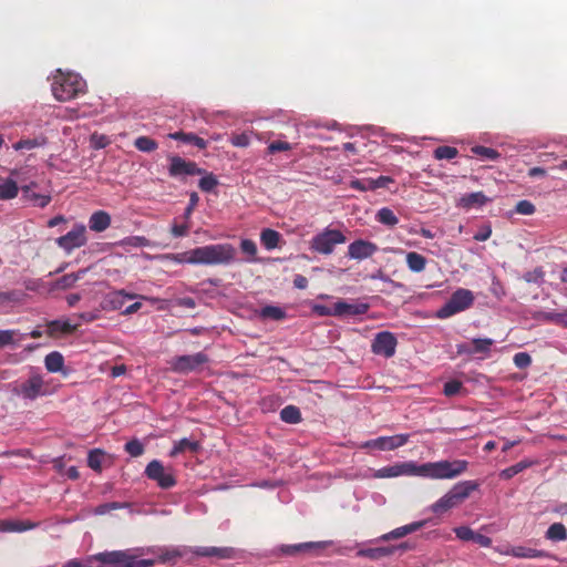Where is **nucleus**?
Returning a JSON list of instances; mask_svg holds the SVG:
<instances>
[{
    "instance_id": "5fc2aeb1",
    "label": "nucleus",
    "mask_w": 567,
    "mask_h": 567,
    "mask_svg": "<svg viewBox=\"0 0 567 567\" xmlns=\"http://www.w3.org/2000/svg\"><path fill=\"white\" fill-rule=\"evenodd\" d=\"M514 364L518 369H526L532 363V358L527 352H518L513 358Z\"/></svg>"
},
{
    "instance_id": "a878e982",
    "label": "nucleus",
    "mask_w": 567,
    "mask_h": 567,
    "mask_svg": "<svg viewBox=\"0 0 567 567\" xmlns=\"http://www.w3.org/2000/svg\"><path fill=\"white\" fill-rule=\"evenodd\" d=\"M480 483L477 481H463L455 484L451 489L455 494L456 499L463 503L472 492L478 489Z\"/></svg>"
},
{
    "instance_id": "58836bf2",
    "label": "nucleus",
    "mask_w": 567,
    "mask_h": 567,
    "mask_svg": "<svg viewBox=\"0 0 567 567\" xmlns=\"http://www.w3.org/2000/svg\"><path fill=\"white\" fill-rule=\"evenodd\" d=\"M375 218L380 224H383L389 227H394L399 223V218L389 207L380 208L375 215Z\"/></svg>"
},
{
    "instance_id": "e433bc0d",
    "label": "nucleus",
    "mask_w": 567,
    "mask_h": 567,
    "mask_svg": "<svg viewBox=\"0 0 567 567\" xmlns=\"http://www.w3.org/2000/svg\"><path fill=\"white\" fill-rule=\"evenodd\" d=\"M260 241L266 249H275L280 241V234L274 229L266 228L260 234Z\"/></svg>"
},
{
    "instance_id": "c9c22d12",
    "label": "nucleus",
    "mask_w": 567,
    "mask_h": 567,
    "mask_svg": "<svg viewBox=\"0 0 567 567\" xmlns=\"http://www.w3.org/2000/svg\"><path fill=\"white\" fill-rule=\"evenodd\" d=\"M259 317L262 319L281 321L287 318V313L280 307L268 305L260 309Z\"/></svg>"
},
{
    "instance_id": "0eeeda50",
    "label": "nucleus",
    "mask_w": 567,
    "mask_h": 567,
    "mask_svg": "<svg viewBox=\"0 0 567 567\" xmlns=\"http://www.w3.org/2000/svg\"><path fill=\"white\" fill-rule=\"evenodd\" d=\"M208 361L209 358L206 353L197 352L194 354L174 357L168 361V364L172 372L188 374L200 371Z\"/></svg>"
},
{
    "instance_id": "423d86ee",
    "label": "nucleus",
    "mask_w": 567,
    "mask_h": 567,
    "mask_svg": "<svg viewBox=\"0 0 567 567\" xmlns=\"http://www.w3.org/2000/svg\"><path fill=\"white\" fill-rule=\"evenodd\" d=\"M347 237L338 229L326 228L310 240V249L321 255H330L334 247L344 244Z\"/></svg>"
},
{
    "instance_id": "e2e57ef3",
    "label": "nucleus",
    "mask_w": 567,
    "mask_h": 567,
    "mask_svg": "<svg viewBox=\"0 0 567 567\" xmlns=\"http://www.w3.org/2000/svg\"><path fill=\"white\" fill-rule=\"evenodd\" d=\"M393 178L390 176H379L378 178H372L373 190L378 188H385L389 184L393 183Z\"/></svg>"
},
{
    "instance_id": "a19ab883",
    "label": "nucleus",
    "mask_w": 567,
    "mask_h": 567,
    "mask_svg": "<svg viewBox=\"0 0 567 567\" xmlns=\"http://www.w3.org/2000/svg\"><path fill=\"white\" fill-rule=\"evenodd\" d=\"M532 462L530 461H527V460H523L505 470H503L501 473H499V477L503 478V480H511L512 477H514L515 475L519 474L520 472H523L524 470L528 468L529 466H532Z\"/></svg>"
},
{
    "instance_id": "4d7b16f0",
    "label": "nucleus",
    "mask_w": 567,
    "mask_h": 567,
    "mask_svg": "<svg viewBox=\"0 0 567 567\" xmlns=\"http://www.w3.org/2000/svg\"><path fill=\"white\" fill-rule=\"evenodd\" d=\"M230 143L236 147H247L250 144V136L247 133L234 134Z\"/></svg>"
},
{
    "instance_id": "49530a36",
    "label": "nucleus",
    "mask_w": 567,
    "mask_h": 567,
    "mask_svg": "<svg viewBox=\"0 0 567 567\" xmlns=\"http://www.w3.org/2000/svg\"><path fill=\"white\" fill-rule=\"evenodd\" d=\"M144 554H147L146 549H144V548L135 549L134 563H133L134 567H152L156 563H158L157 557L156 558H140Z\"/></svg>"
},
{
    "instance_id": "bb28decb",
    "label": "nucleus",
    "mask_w": 567,
    "mask_h": 567,
    "mask_svg": "<svg viewBox=\"0 0 567 567\" xmlns=\"http://www.w3.org/2000/svg\"><path fill=\"white\" fill-rule=\"evenodd\" d=\"M200 450V443L198 441H192L189 439H182L174 443V446L169 453V456L175 457L178 454L186 452L197 453Z\"/></svg>"
},
{
    "instance_id": "a18cd8bd",
    "label": "nucleus",
    "mask_w": 567,
    "mask_h": 567,
    "mask_svg": "<svg viewBox=\"0 0 567 567\" xmlns=\"http://www.w3.org/2000/svg\"><path fill=\"white\" fill-rule=\"evenodd\" d=\"M103 457H104V452L103 451H101L99 449L92 450V451L89 452L87 465L93 471L101 472L102 471Z\"/></svg>"
},
{
    "instance_id": "6e6552de",
    "label": "nucleus",
    "mask_w": 567,
    "mask_h": 567,
    "mask_svg": "<svg viewBox=\"0 0 567 567\" xmlns=\"http://www.w3.org/2000/svg\"><path fill=\"white\" fill-rule=\"evenodd\" d=\"M12 391L18 396L30 401L49 393L43 377L37 372H31L28 379L17 384Z\"/></svg>"
},
{
    "instance_id": "393cba45",
    "label": "nucleus",
    "mask_w": 567,
    "mask_h": 567,
    "mask_svg": "<svg viewBox=\"0 0 567 567\" xmlns=\"http://www.w3.org/2000/svg\"><path fill=\"white\" fill-rule=\"evenodd\" d=\"M168 137L172 140H175V141H179L184 144H192L199 150H205L207 147V142L204 138H202L190 132L186 133V132L179 131V132L168 134Z\"/></svg>"
},
{
    "instance_id": "603ef678",
    "label": "nucleus",
    "mask_w": 567,
    "mask_h": 567,
    "mask_svg": "<svg viewBox=\"0 0 567 567\" xmlns=\"http://www.w3.org/2000/svg\"><path fill=\"white\" fill-rule=\"evenodd\" d=\"M535 210V205L527 199L519 200L515 207V212L520 215H533Z\"/></svg>"
},
{
    "instance_id": "680f3d73",
    "label": "nucleus",
    "mask_w": 567,
    "mask_h": 567,
    "mask_svg": "<svg viewBox=\"0 0 567 567\" xmlns=\"http://www.w3.org/2000/svg\"><path fill=\"white\" fill-rule=\"evenodd\" d=\"M240 249L244 254L254 257L257 254V246L251 239H243L240 243Z\"/></svg>"
},
{
    "instance_id": "4be33fe9",
    "label": "nucleus",
    "mask_w": 567,
    "mask_h": 567,
    "mask_svg": "<svg viewBox=\"0 0 567 567\" xmlns=\"http://www.w3.org/2000/svg\"><path fill=\"white\" fill-rule=\"evenodd\" d=\"M323 543H316V542H308V543H300L295 545H284L280 547V553L286 556H297L301 553L309 551L311 549L316 548H323Z\"/></svg>"
},
{
    "instance_id": "bf43d9fd",
    "label": "nucleus",
    "mask_w": 567,
    "mask_h": 567,
    "mask_svg": "<svg viewBox=\"0 0 567 567\" xmlns=\"http://www.w3.org/2000/svg\"><path fill=\"white\" fill-rule=\"evenodd\" d=\"M17 330H0V348L14 343Z\"/></svg>"
},
{
    "instance_id": "338daca9",
    "label": "nucleus",
    "mask_w": 567,
    "mask_h": 567,
    "mask_svg": "<svg viewBox=\"0 0 567 567\" xmlns=\"http://www.w3.org/2000/svg\"><path fill=\"white\" fill-rule=\"evenodd\" d=\"M474 543L478 544L482 547H489L492 545V539L483 534L475 533L473 540Z\"/></svg>"
},
{
    "instance_id": "3c124183",
    "label": "nucleus",
    "mask_w": 567,
    "mask_h": 567,
    "mask_svg": "<svg viewBox=\"0 0 567 567\" xmlns=\"http://www.w3.org/2000/svg\"><path fill=\"white\" fill-rule=\"evenodd\" d=\"M463 389V383L458 380H450L445 382L443 388V393L445 396H454L461 392Z\"/></svg>"
},
{
    "instance_id": "a211bd4d",
    "label": "nucleus",
    "mask_w": 567,
    "mask_h": 567,
    "mask_svg": "<svg viewBox=\"0 0 567 567\" xmlns=\"http://www.w3.org/2000/svg\"><path fill=\"white\" fill-rule=\"evenodd\" d=\"M505 554L516 557V558H548V557H550V554L545 550L526 547V546L511 547L509 549H507L505 551Z\"/></svg>"
},
{
    "instance_id": "052dcab7",
    "label": "nucleus",
    "mask_w": 567,
    "mask_h": 567,
    "mask_svg": "<svg viewBox=\"0 0 567 567\" xmlns=\"http://www.w3.org/2000/svg\"><path fill=\"white\" fill-rule=\"evenodd\" d=\"M21 293L18 291H6L0 292V306L8 302H19L21 300Z\"/></svg>"
},
{
    "instance_id": "b1692460",
    "label": "nucleus",
    "mask_w": 567,
    "mask_h": 567,
    "mask_svg": "<svg viewBox=\"0 0 567 567\" xmlns=\"http://www.w3.org/2000/svg\"><path fill=\"white\" fill-rule=\"evenodd\" d=\"M425 525L424 520L421 522H414L401 527H398L390 533L384 534L381 536L382 540H390V539H398L406 536L408 534L414 533L419 529H421Z\"/></svg>"
},
{
    "instance_id": "c756f323",
    "label": "nucleus",
    "mask_w": 567,
    "mask_h": 567,
    "mask_svg": "<svg viewBox=\"0 0 567 567\" xmlns=\"http://www.w3.org/2000/svg\"><path fill=\"white\" fill-rule=\"evenodd\" d=\"M487 200L488 198L483 192H475L462 196L458 205L463 208L481 207L486 204Z\"/></svg>"
},
{
    "instance_id": "0e129e2a",
    "label": "nucleus",
    "mask_w": 567,
    "mask_h": 567,
    "mask_svg": "<svg viewBox=\"0 0 567 567\" xmlns=\"http://www.w3.org/2000/svg\"><path fill=\"white\" fill-rule=\"evenodd\" d=\"M189 226L187 224L177 225L174 224L171 228V233L174 237H184L187 235Z\"/></svg>"
},
{
    "instance_id": "aec40b11",
    "label": "nucleus",
    "mask_w": 567,
    "mask_h": 567,
    "mask_svg": "<svg viewBox=\"0 0 567 567\" xmlns=\"http://www.w3.org/2000/svg\"><path fill=\"white\" fill-rule=\"evenodd\" d=\"M472 348L460 346L458 352H466L468 354L483 353L487 354L491 351L494 340L489 338H474L471 341Z\"/></svg>"
},
{
    "instance_id": "20e7f679",
    "label": "nucleus",
    "mask_w": 567,
    "mask_h": 567,
    "mask_svg": "<svg viewBox=\"0 0 567 567\" xmlns=\"http://www.w3.org/2000/svg\"><path fill=\"white\" fill-rule=\"evenodd\" d=\"M84 80L75 73L60 72L54 76L52 83V93L61 102L70 101L85 92Z\"/></svg>"
},
{
    "instance_id": "774afa93",
    "label": "nucleus",
    "mask_w": 567,
    "mask_h": 567,
    "mask_svg": "<svg viewBox=\"0 0 567 567\" xmlns=\"http://www.w3.org/2000/svg\"><path fill=\"white\" fill-rule=\"evenodd\" d=\"M550 318V320H553L554 322L556 323H560L565 327H567V312H561V313H550L548 316Z\"/></svg>"
},
{
    "instance_id": "09e8293b",
    "label": "nucleus",
    "mask_w": 567,
    "mask_h": 567,
    "mask_svg": "<svg viewBox=\"0 0 567 567\" xmlns=\"http://www.w3.org/2000/svg\"><path fill=\"white\" fill-rule=\"evenodd\" d=\"M124 450L132 457H138V456L143 455L145 447L140 440L134 439V440L128 441L124 445Z\"/></svg>"
},
{
    "instance_id": "79ce46f5",
    "label": "nucleus",
    "mask_w": 567,
    "mask_h": 567,
    "mask_svg": "<svg viewBox=\"0 0 567 567\" xmlns=\"http://www.w3.org/2000/svg\"><path fill=\"white\" fill-rule=\"evenodd\" d=\"M471 152L476 156L489 161H496L501 157V154L496 150L483 145L473 146Z\"/></svg>"
},
{
    "instance_id": "13d9d810",
    "label": "nucleus",
    "mask_w": 567,
    "mask_h": 567,
    "mask_svg": "<svg viewBox=\"0 0 567 567\" xmlns=\"http://www.w3.org/2000/svg\"><path fill=\"white\" fill-rule=\"evenodd\" d=\"M291 148L292 147L288 142L274 141L268 145L267 151L269 154H275L277 152L290 151Z\"/></svg>"
},
{
    "instance_id": "c85d7f7f",
    "label": "nucleus",
    "mask_w": 567,
    "mask_h": 567,
    "mask_svg": "<svg viewBox=\"0 0 567 567\" xmlns=\"http://www.w3.org/2000/svg\"><path fill=\"white\" fill-rule=\"evenodd\" d=\"M38 523L30 520H3L0 524V530L3 532H25L33 529L38 526Z\"/></svg>"
},
{
    "instance_id": "412c9836",
    "label": "nucleus",
    "mask_w": 567,
    "mask_h": 567,
    "mask_svg": "<svg viewBox=\"0 0 567 567\" xmlns=\"http://www.w3.org/2000/svg\"><path fill=\"white\" fill-rule=\"evenodd\" d=\"M126 298L133 299L135 296L124 293L123 290L111 292L104 298L102 307L106 310H118L123 307Z\"/></svg>"
},
{
    "instance_id": "5701e85b",
    "label": "nucleus",
    "mask_w": 567,
    "mask_h": 567,
    "mask_svg": "<svg viewBox=\"0 0 567 567\" xmlns=\"http://www.w3.org/2000/svg\"><path fill=\"white\" fill-rule=\"evenodd\" d=\"M111 225V216L104 210L94 212L89 219V227L91 230L102 233Z\"/></svg>"
},
{
    "instance_id": "7c9ffc66",
    "label": "nucleus",
    "mask_w": 567,
    "mask_h": 567,
    "mask_svg": "<svg viewBox=\"0 0 567 567\" xmlns=\"http://www.w3.org/2000/svg\"><path fill=\"white\" fill-rule=\"evenodd\" d=\"M85 272H86V270L82 269L76 272L66 274V275L60 277L59 279H56L55 282L53 284V287L55 289H60V290L70 289L72 287H74L76 281L80 280L84 276Z\"/></svg>"
},
{
    "instance_id": "69168bd1",
    "label": "nucleus",
    "mask_w": 567,
    "mask_h": 567,
    "mask_svg": "<svg viewBox=\"0 0 567 567\" xmlns=\"http://www.w3.org/2000/svg\"><path fill=\"white\" fill-rule=\"evenodd\" d=\"M198 202H199V197H198L197 193L193 192L189 196L188 206L186 207L185 213H184L186 218H188L192 215V213H193L194 208L197 206Z\"/></svg>"
},
{
    "instance_id": "72a5a7b5",
    "label": "nucleus",
    "mask_w": 567,
    "mask_h": 567,
    "mask_svg": "<svg viewBox=\"0 0 567 567\" xmlns=\"http://www.w3.org/2000/svg\"><path fill=\"white\" fill-rule=\"evenodd\" d=\"M545 537L551 542H565L567 540V529L561 523L551 524L545 533Z\"/></svg>"
},
{
    "instance_id": "de8ad7c7",
    "label": "nucleus",
    "mask_w": 567,
    "mask_h": 567,
    "mask_svg": "<svg viewBox=\"0 0 567 567\" xmlns=\"http://www.w3.org/2000/svg\"><path fill=\"white\" fill-rule=\"evenodd\" d=\"M458 154V151L456 147L453 146H439L434 151V157L436 159H452L456 157Z\"/></svg>"
},
{
    "instance_id": "2f4dec72",
    "label": "nucleus",
    "mask_w": 567,
    "mask_h": 567,
    "mask_svg": "<svg viewBox=\"0 0 567 567\" xmlns=\"http://www.w3.org/2000/svg\"><path fill=\"white\" fill-rule=\"evenodd\" d=\"M405 261H406L408 268L412 272H422L425 269L426 264H427L426 258L416 251L408 252L405 256Z\"/></svg>"
},
{
    "instance_id": "f03ea898",
    "label": "nucleus",
    "mask_w": 567,
    "mask_h": 567,
    "mask_svg": "<svg viewBox=\"0 0 567 567\" xmlns=\"http://www.w3.org/2000/svg\"><path fill=\"white\" fill-rule=\"evenodd\" d=\"M187 551L193 553L198 557H215L218 559H233L236 550L233 547H215V546H197L194 548H179V547H156L146 548V553L154 554L159 564H172L183 557Z\"/></svg>"
},
{
    "instance_id": "864d4df0",
    "label": "nucleus",
    "mask_w": 567,
    "mask_h": 567,
    "mask_svg": "<svg viewBox=\"0 0 567 567\" xmlns=\"http://www.w3.org/2000/svg\"><path fill=\"white\" fill-rule=\"evenodd\" d=\"M350 187L360 192L373 190L372 178L352 179Z\"/></svg>"
},
{
    "instance_id": "dca6fc26",
    "label": "nucleus",
    "mask_w": 567,
    "mask_h": 567,
    "mask_svg": "<svg viewBox=\"0 0 567 567\" xmlns=\"http://www.w3.org/2000/svg\"><path fill=\"white\" fill-rule=\"evenodd\" d=\"M410 546L408 543H402L399 546H385L375 548H365L358 551L359 557H367L372 560H378L386 556L393 555L396 550H406Z\"/></svg>"
},
{
    "instance_id": "f3484780",
    "label": "nucleus",
    "mask_w": 567,
    "mask_h": 567,
    "mask_svg": "<svg viewBox=\"0 0 567 567\" xmlns=\"http://www.w3.org/2000/svg\"><path fill=\"white\" fill-rule=\"evenodd\" d=\"M369 305L364 302L349 303L343 300L334 303L336 317H353L367 313Z\"/></svg>"
},
{
    "instance_id": "8fccbe9b",
    "label": "nucleus",
    "mask_w": 567,
    "mask_h": 567,
    "mask_svg": "<svg viewBox=\"0 0 567 567\" xmlns=\"http://www.w3.org/2000/svg\"><path fill=\"white\" fill-rule=\"evenodd\" d=\"M218 184L217 178L212 173L206 174L199 179L198 187L206 193L212 192Z\"/></svg>"
},
{
    "instance_id": "f8f14e48",
    "label": "nucleus",
    "mask_w": 567,
    "mask_h": 567,
    "mask_svg": "<svg viewBox=\"0 0 567 567\" xmlns=\"http://www.w3.org/2000/svg\"><path fill=\"white\" fill-rule=\"evenodd\" d=\"M168 174L172 177L203 175L205 171L195 162L186 161L177 155L169 156Z\"/></svg>"
},
{
    "instance_id": "4c0bfd02",
    "label": "nucleus",
    "mask_w": 567,
    "mask_h": 567,
    "mask_svg": "<svg viewBox=\"0 0 567 567\" xmlns=\"http://www.w3.org/2000/svg\"><path fill=\"white\" fill-rule=\"evenodd\" d=\"M47 142H48L47 137L43 136V135H40V136L34 137V138L20 140V141H18L17 143L13 144V148L16 151L33 150V148H37V147L44 146L47 144Z\"/></svg>"
},
{
    "instance_id": "6ab92c4d",
    "label": "nucleus",
    "mask_w": 567,
    "mask_h": 567,
    "mask_svg": "<svg viewBox=\"0 0 567 567\" xmlns=\"http://www.w3.org/2000/svg\"><path fill=\"white\" fill-rule=\"evenodd\" d=\"M80 323H71L70 320H52L48 322V334L55 337L58 334H72L79 328Z\"/></svg>"
},
{
    "instance_id": "6e6d98bb",
    "label": "nucleus",
    "mask_w": 567,
    "mask_h": 567,
    "mask_svg": "<svg viewBox=\"0 0 567 567\" xmlns=\"http://www.w3.org/2000/svg\"><path fill=\"white\" fill-rule=\"evenodd\" d=\"M454 533L457 538H460L461 540H464V542H472L474 538V534H475V532L467 526L456 527V528H454Z\"/></svg>"
},
{
    "instance_id": "2eb2a0df",
    "label": "nucleus",
    "mask_w": 567,
    "mask_h": 567,
    "mask_svg": "<svg viewBox=\"0 0 567 567\" xmlns=\"http://www.w3.org/2000/svg\"><path fill=\"white\" fill-rule=\"evenodd\" d=\"M378 251V246L374 243L358 239L351 243L348 247V256L352 259H367Z\"/></svg>"
},
{
    "instance_id": "9b49d317",
    "label": "nucleus",
    "mask_w": 567,
    "mask_h": 567,
    "mask_svg": "<svg viewBox=\"0 0 567 567\" xmlns=\"http://www.w3.org/2000/svg\"><path fill=\"white\" fill-rule=\"evenodd\" d=\"M145 475L148 480L156 482V484L163 489L172 488L177 483L173 473L166 471L162 462L158 460H153L147 464Z\"/></svg>"
},
{
    "instance_id": "f704fd0d",
    "label": "nucleus",
    "mask_w": 567,
    "mask_h": 567,
    "mask_svg": "<svg viewBox=\"0 0 567 567\" xmlns=\"http://www.w3.org/2000/svg\"><path fill=\"white\" fill-rule=\"evenodd\" d=\"M44 365L49 372H52V373L59 372L62 370V368L64 365V358L58 351L50 352L44 358Z\"/></svg>"
},
{
    "instance_id": "7ed1b4c3",
    "label": "nucleus",
    "mask_w": 567,
    "mask_h": 567,
    "mask_svg": "<svg viewBox=\"0 0 567 567\" xmlns=\"http://www.w3.org/2000/svg\"><path fill=\"white\" fill-rule=\"evenodd\" d=\"M196 265H228L234 261L236 249L230 244H215L194 248Z\"/></svg>"
},
{
    "instance_id": "c03bdc74",
    "label": "nucleus",
    "mask_w": 567,
    "mask_h": 567,
    "mask_svg": "<svg viewBox=\"0 0 567 567\" xmlns=\"http://www.w3.org/2000/svg\"><path fill=\"white\" fill-rule=\"evenodd\" d=\"M134 146L141 152L151 153L158 147V144L148 136H140L134 141Z\"/></svg>"
},
{
    "instance_id": "37998d69",
    "label": "nucleus",
    "mask_w": 567,
    "mask_h": 567,
    "mask_svg": "<svg viewBox=\"0 0 567 567\" xmlns=\"http://www.w3.org/2000/svg\"><path fill=\"white\" fill-rule=\"evenodd\" d=\"M193 254H194V249L184 251V252H178V254H167V255H165V258L171 261H174L176 264L196 265V258H195V256H193Z\"/></svg>"
},
{
    "instance_id": "4468645a",
    "label": "nucleus",
    "mask_w": 567,
    "mask_h": 567,
    "mask_svg": "<svg viewBox=\"0 0 567 567\" xmlns=\"http://www.w3.org/2000/svg\"><path fill=\"white\" fill-rule=\"evenodd\" d=\"M396 344L398 341L393 333L382 331L375 334L371 349L374 354L391 358L395 353Z\"/></svg>"
},
{
    "instance_id": "ddd939ff",
    "label": "nucleus",
    "mask_w": 567,
    "mask_h": 567,
    "mask_svg": "<svg viewBox=\"0 0 567 567\" xmlns=\"http://www.w3.org/2000/svg\"><path fill=\"white\" fill-rule=\"evenodd\" d=\"M409 434H396L392 436H379L362 444L363 449H377L380 451H393L408 443Z\"/></svg>"
},
{
    "instance_id": "f257e3e1",
    "label": "nucleus",
    "mask_w": 567,
    "mask_h": 567,
    "mask_svg": "<svg viewBox=\"0 0 567 567\" xmlns=\"http://www.w3.org/2000/svg\"><path fill=\"white\" fill-rule=\"evenodd\" d=\"M468 462L466 460H444L439 462H429L421 465L410 461L379 468L374 472L373 477L391 478L401 475H414L432 480H452L466 472Z\"/></svg>"
},
{
    "instance_id": "1a4fd4ad",
    "label": "nucleus",
    "mask_w": 567,
    "mask_h": 567,
    "mask_svg": "<svg viewBox=\"0 0 567 567\" xmlns=\"http://www.w3.org/2000/svg\"><path fill=\"white\" fill-rule=\"evenodd\" d=\"M135 549L103 551L93 555V558L101 565L112 567H134Z\"/></svg>"
},
{
    "instance_id": "ea45409f",
    "label": "nucleus",
    "mask_w": 567,
    "mask_h": 567,
    "mask_svg": "<svg viewBox=\"0 0 567 567\" xmlns=\"http://www.w3.org/2000/svg\"><path fill=\"white\" fill-rule=\"evenodd\" d=\"M280 419L289 424H297L301 421V412L295 405H287L280 411Z\"/></svg>"
},
{
    "instance_id": "cd10ccee",
    "label": "nucleus",
    "mask_w": 567,
    "mask_h": 567,
    "mask_svg": "<svg viewBox=\"0 0 567 567\" xmlns=\"http://www.w3.org/2000/svg\"><path fill=\"white\" fill-rule=\"evenodd\" d=\"M460 504L461 503L458 502V499H456L453 491L450 489L444 496H442L439 501H436L432 505V511L436 514H441V513H444Z\"/></svg>"
},
{
    "instance_id": "473e14b6",
    "label": "nucleus",
    "mask_w": 567,
    "mask_h": 567,
    "mask_svg": "<svg viewBox=\"0 0 567 567\" xmlns=\"http://www.w3.org/2000/svg\"><path fill=\"white\" fill-rule=\"evenodd\" d=\"M19 187L11 178H0V199L8 200L17 197Z\"/></svg>"
},
{
    "instance_id": "9d476101",
    "label": "nucleus",
    "mask_w": 567,
    "mask_h": 567,
    "mask_svg": "<svg viewBox=\"0 0 567 567\" xmlns=\"http://www.w3.org/2000/svg\"><path fill=\"white\" fill-rule=\"evenodd\" d=\"M86 241V228L82 224L75 225L69 233L55 239L56 245L68 255L74 249L83 247Z\"/></svg>"
},
{
    "instance_id": "39448f33",
    "label": "nucleus",
    "mask_w": 567,
    "mask_h": 567,
    "mask_svg": "<svg viewBox=\"0 0 567 567\" xmlns=\"http://www.w3.org/2000/svg\"><path fill=\"white\" fill-rule=\"evenodd\" d=\"M474 302V295L471 290L458 288L450 299L437 310V318L446 319L458 312L468 309Z\"/></svg>"
}]
</instances>
